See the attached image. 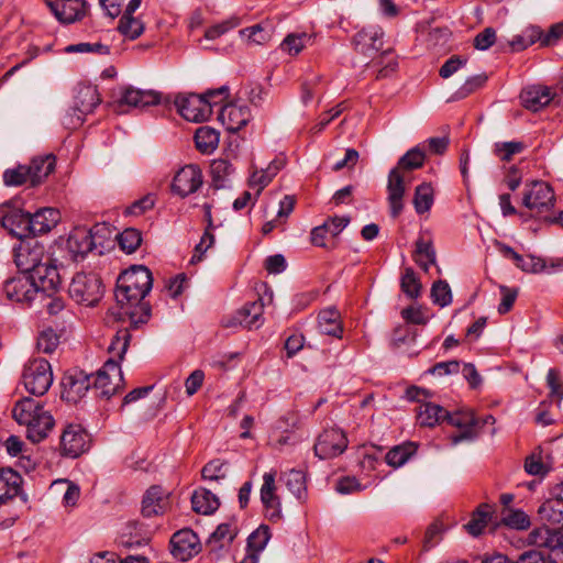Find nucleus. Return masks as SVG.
<instances>
[{
    "label": "nucleus",
    "instance_id": "f257e3e1",
    "mask_svg": "<svg viewBox=\"0 0 563 563\" xmlns=\"http://www.w3.org/2000/svg\"><path fill=\"white\" fill-rule=\"evenodd\" d=\"M14 263L20 274L40 280L43 292H55L62 285L63 263L55 257L46 256L44 246L38 242H22L14 249Z\"/></svg>",
    "mask_w": 563,
    "mask_h": 563
},
{
    "label": "nucleus",
    "instance_id": "f03ea898",
    "mask_svg": "<svg viewBox=\"0 0 563 563\" xmlns=\"http://www.w3.org/2000/svg\"><path fill=\"white\" fill-rule=\"evenodd\" d=\"M153 286V277L151 271L143 265H134L120 274L117 288L115 300L121 309L126 307H140L142 316L135 318V311H124L129 314L131 323H144L150 318L151 308L147 303L142 302L145 296L150 292Z\"/></svg>",
    "mask_w": 563,
    "mask_h": 563
},
{
    "label": "nucleus",
    "instance_id": "7ed1b4c3",
    "mask_svg": "<svg viewBox=\"0 0 563 563\" xmlns=\"http://www.w3.org/2000/svg\"><path fill=\"white\" fill-rule=\"evenodd\" d=\"M130 341L131 333L129 329L118 330L108 349L111 357L104 362L102 368L96 375H89L91 385H93L98 396L109 399L119 391L120 382H122L119 362L123 360Z\"/></svg>",
    "mask_w": 563,
    "mask_h": 563
},
{
    "label": "nucleus",
    "instance_id": "20e7f679",
    "mask_svg": "<svg viewBox=\"0 0 563 563\" xmlns=\"http://www.w3.org/2000/svg\"><path fill=\"white\" fill-rule=\"evenodd\" d=\"M12 417L19 424L26 426V438L33 443L44 440L55 424L51 412L45 410L38 401L29 397L15 402Z\"/></svg>",
    "mask_w": 563,
    "mask_h": 563
},
{
    "label": "nucleus",
    "instance_id": "39448f33",
    "mask_svg": "<svg viewBox=\"0 0 563 563\" xmlns=\"http://www.w3.org/2000/svg\"><path fill=\"white\" fill-rule=\"evenodd\" d=\"M228 96L229 88L227 86L208 90L203 95L180 93L175 99V106L179 114L187 121L202 122L207 121L212 114L213 104H218Z\"/></svg>",
    "mask_w": 563,
    "mask_h": 563
},
{
    "label": "nucleus",
    "instance_id": "423d86ee",
    "mask_svg": "<svg viewBox=\"0 0 563 563\" xmlns=\"http://www.w3.org/2000/svg\"><path fill=\"white\" fill-rule=\"evenodd\" d=\"M68 292L77 303L92 307L103 296L102 280L95 273H78L73 277Z\"/></svg>",
    "mask_w": 563,
    "mask_h": 563
},
{
    "label": "nucleus",
    "instance_id": "0eeeda50",
    "mask_svg": "<svg viewBox=\"0 0 563 563\" xmlns=\"http://www.w3.org/2000/svg\"><path fill=\"white\" fill-rule=\"evenodd\" d=\"M100 101L96 86H79L74 98V104L64 117L63 123L69 129L80 126L85 121V115L92 112Z\"/></svg>",
    "mask_w": 563,
    "mask_h": 563
},
{
    "label": "nucleus",
    "instance_id": "6e6552de",
    "mask_svg": "<svg viewBox=\"0 0 563 563\" xmlns=\"http://www.w3.org/2000/svg\"><path fill=\"white\" fill-rule=\"evenodd\" d=\"M22 383L27 393L34 396L44 395L53 383L52 367L45 358L30 361L23 369Z\"/></svg>",
    "mask_w": 563,
    "mask_h": 563
},
{
    "label": "nucleus",
    "instance_id": "1a4fd4ad",
    "mask_svg": "<svg viewBox=\"0 0 563 563\" xmlns=\"http://www.w3.org/2000/svg\"><path fill=\"white\" fill-rule=\"evenodd\" d=\"M2 290L10 301L31 303L43 288L37 278L18 274L3 283Z\"/></svg>",
    "mask_w": 563,
    "mask_h": 563
},
{
    "label": "nucleus",
    "instance_id": "9d476101",
    "mask_svg": "<svg viewBox=\"0 0 563 563\" xmlns=\"http://www.w3.org/2000/svg\"><path fill=\"white\" fill-rule=\"evenodd\" d=\"M554 201L551 186L541 180L527 185L522 197V205L536 213L549 211L554 206Z\"/></svg>",
    "mask_w": 563,
    "mask_h": 563
},
{
    "label": "nucleus",
    "instance_id": "9b49d317",
    "mask_svg": "<svg viewBox=\"0 0 563 563\" xmlns=\"http://www.w3.org/2000/svg\"><path fill=\"white\" fill-rule=\"evenodd\" d=\"M345 433L336 428L324 430L319 434L313 446L314 454L321 460L332 459L342 454L347 448Z\"/></svg>",
    "mask_w": 563,
    "mask_h": 563
},
{
    "label": "nucleus",
    "instance_id": "f8f14e48",
    "mask_svg": "<svg viewBox=\"0 0 563 563\" xmlns=\"http://www.w3.org/2000/svg\"><path fill=\"white\" fill-rule=\"evenodd\" d=\"M89 435L79 424H69L60 435V450L64 456L78 457L89 448Z\"/></svg>",
    "mask_w": 563,
    "mask_h": 563
},
{
    "label": "nucleus",
    "instance_id": "ddd939ff",
    "mask_svg": "<svg viewBox=\"0 0 563 563\" xmlns=\"http://www.w3.org/2000/svg\"><path fill=\"white\" fill-rule=\"evenodd\" d=\"M91 377L82 371H71L62 379V398L69 404H77L89 390Z\"/></svg>",
    "mask_w": 563,
    "mask_h": 563
},
{
    "label": "nucleus",
    "instance_id": "4468645a",
    "mask_svg": "<svg viewBox=\"0 0 563 563\" xmlns=\"http://www.w3.org/2000/svg\"><path fill=\"white\" fill-rule=\"evenodd\" d=\"M95 229L78 228L71 231L66 241V251L71 261H82L96 247Z\"/></svg>",
    "mask_w": 563,
    "mask_h": 563
},
{
    "label": "nucleus",
    "instance_id": "2eb2a0df",
    "mask_svg": "<svg viewBox=\"0 0 563 563\" xmlns=\"http://www.w3.org/2000/svg\"><path fill=\"white\" fill-rule=\"evenodd\" d=\"M161 102V93L156 90H142L132 86L123 87L120 89L117 106L119 109L124 106L129 108H146L155 106Z\"/></svg>",
    "mask_w": 563,
    "mask_h": 563
},
{
    "label": "nucleus",
    "instance_id": "dca6fc26",
    "mask_svg": "<svg viewBox=\"0 0 563 563\" xmlns=\"http://www.w3.org/2000/svg\"><path fill=\"white\" fill-rule=\"evenodd\" d=\"M170 545L172 554L181 562L188 561L201 550L198 536L188 528L175 532L170 539Z\"/></svg>",
    "mask_w": 563,
    "mask_h": 563
},
{
    "label": "nucleus",
    "instance_id": "f3484780",
    "mask_svg": "<svg viewBox=\"0 0 563 563\" xmlns=\"http://www.w3.org/2000/svg\"><path fill=\"white\" fill-rule=\"evenodd\" d=\"M445 420L459 429L456 433L450 437L452 445H456L462 441L473 440L477 435L476 427L479 423V419L472 411H459L455 413L448 411Z\"/></svg>",
    "mask_w": 563,
    "mask_h": 563
},
{
    "label": "nucleus",
    "instance_id": "a211bd4d",
    "mask_svg": "<svg viewBox=\"0 0 563 563\" xmlns=\"http://www.w3.org/2000/svg\"><path fill=\"white\" fill-rule=\"evenodd\" d=\"M202 185V174L197 165H186L175 175L172 184V190L176 195L185 198L196 192Z\"/></svg>",
    "mask_w": 563,
    "mask_h": 563
},
{
    "label": "nucleus",
    "instance_id": "6ab92c4d",
    "mask_svg": "<svg viewBox=\"0 0 563 563\" xmlns=\"http://www.w3.org/2000/svg\"><path fill=\"white\" fill-rule=\"evenodd\" d=\"M263 307L262 298L246 302L231 318L225 320L224 325H242L249 330L258 329L263 323Z\"/></svg>",
    "mask_w": 563,
    "mask_h": 563
},
{
    "label": "nucleus",
    "instance_id": "aec40b11",
    "mask_svg": "<svg viewBox=\"0 0 563 563\" xmlns=\"http://www.w3.org/2000/svg\"><path fill=\"white\" fill-rule=\"evenodd\" d=\"M3 214L0 219L1 225L9 231L10 234L24 238L31 235V213L21 209L10 208V203L3 205Z\"/></svg>",
    "mask_w": 563,
    "mask_h": 563
},
{
    "label": "nucleus",
    "instance_id": "412c9836",
    "mask_svg": "<svg viewBox=\"0 0 563 563\" xmlns=\"http://www.w3.org/2000/svg\"><path fill=\"white\" fill-rule=\"evenodd\" d=\"M529 544L563 553V526L550 528L548 525L534 528L528 536Z\"/></svg>",
    "mask_w": 563,
    "mask_h": 563
},
{
    "label": "nucleus",
    "instance_id": "4be33fe9",
    "mask_svg": "<svg viewBox=\"0 0 563 563\" xmlns=\"http://www.w3.org/2000/svg\"><path fill=\"white\" fill-rule=\"evenodd\" d=\"M406 174L396 168H391L388 174L387 192L390 216L397 218L404 209V196L406 192Z\"/></svg>",
    "mask_w": 563,
    "mask_h": 563
},
{
    "label": "nucleus",
    "instance_id": "5701e85b",
    "mask_svg": "<svg viewBox=\"0 0 563 563\" xmlns=\"http://www.w3.org/2000/svg\"><path fill=\"white\" fill-rule=\"evenodd\" d=\"M47 4L62 23H73L86 14L87 3L85 0H55Z\"/></svg>",
    "mask_w": 563,
    "mask_h": 563
},
{
    "label": "nucleus",
    "instance_id": "b1692460",
    "mask_svg": "<svg viewBox=\"0 0 563 563\" xmlns=\"http://www.w3.org/2000/svg\"><path fill=\"white\" fill-rule=\"evenodd\" d=\"M275 476V472L265 473L261 487V500L269 520H279L282 517V505L279 497L276 495Z\"/></svg>",
    "mask_w": 563,
    "mask_h": 563
},
{
    "label": "nucleus",
    "instance_id": "393cba45",
    "mask_svg": "<svg viewBox=\"0 0 563 563\" xmlns=\"http://www.w3.org/2000/svg\"><path fill=\"white\" fill-rule=\"evenodd\" d=\"M553 98L554 92L543 85L528 86L520 93L521 104L532 112H538L550 104Z\"/></svg>",
    "mask_w": 563,
    "mask_h": 563
},
{
    "label": "nucleus",
    "instance_id": "a878e982",
    "mask_svg": "<svg viewBox=\"0 0 563 563\" xmlns=\"http://www.w3.org/2000/svg\"><path fill=\"white\" fill-rule=\"evenodd\" d=\"M384 32L379 26L371 25L358 31L353 38L355 51L371 56L383 47Z\"/></svg>",
    "mask_w": 563,
    "mask_h": 563
},
{
    "label": "nucleus",
    "instance_id": "bb28decb",
    "mask_svg": "<svg viewBox=\"0 0 563 563\" xmlns=\"http://www.w3.org/2000/svg\"><path fill=\"white\" fill-rule=\"evenodd\" d=\"M219 120L229 132H238L251 120V112L246 106L228 103L220 109Z\"/></svg>",
    "mask_w": 563,
    "mask_h": 563
},
{
    "label": "nucleus",
    "instance_id": "cd10ccee",
    "mask_svg": "<svg viewBox=\"0 0 563 563\" xmlns=\"http://www.w3.org/2000/svg\"><path fill=\"white\" fill-rule=\"evenodd\" d=\"M168 494L161 486L150 487L142 500V515L153 517L163 515L168 508Z\"/></svg>",
    "mask_w": 563,
    "mask_h": 563
},
{
    "label": "nucleus",
    "instance_id": "c85d7f7f",
    "mask_svg": "<svg viewBox=\"0 0 563 563\" xmlns=\"http://www.w3.org/2000/svg\"><path fill=\"white\" fill-rule=\"evenodd\" d=\"M238 536V527L235 522L220 523L207 541L210 552L218 553L224 548L230 547Z\"/></svg>",
    "mask_w": 563,
    "mask_h": 563
},
{
    "label": "nucleus",
    "instance_id": "c756f323",
    "mask_svg": "<svg viewBox=\"0 0 563 563\" xmlns=\"http://www.w3.org/2000/svg\"><path fill=\"white\" fill-rule=\"evenodd\" d=\"M60 220L57 209L43 208L31 214V235L45 234L49 232Z\"/></svg>",
    "mask_w": 563,
    "mask_h": 563
},
{
    "label": "nucleus",
    "instance_id": "7c9ffc66",
    "mask_svg": "<svg viewBox=\"0 0 563 563\" xmlns=\"http://www.w3.org/2000/svg\"><path fill=\"white\" fill-rule=\"evenodd\" d=\"M22 477L12 468L0 470V505L19 495Z\"/></svg>",
    "mask_w": 563,
    "mask_h": 563
},
{
    "label": "nucleus",
    "instance_id": "2f4dec72",
    "mask_svg": "<svg viewBox=\"0 0 563 563\" xmlns=\"http://www.w3.org/2000/svg\"><path fill=\"white\" fill-rule=\"evenodd\" d=\"M55 156L46 155L35 157L31 161L26 168H30V185L35 187L43 183L55 169Z\"/></svg>",
    "mask_w": 563,
    "mask_h": 563
},
{
    "label": "nucleus",
    "instance_id": "473e14b6",
    "mask_svg": "<svg viewBox=\"0 0 563 563\" xmlns=\"http://www.w3.org/2000/svg\"><path fill=\"white\" fill-rule=\"evenodd\" d=\"M318 327L322 334L341 338L343 327L340 312L335 308L321 310L318 314Z\"/></svg>",
    "mask_w": 563,
    "mask_h": 563
},
{
    "label": "nucleus",
    "instance_id": "72a5a7b5",
    "mask_svg": "<svg viewBox=\"0 0 563 563\" xmlns=\"http://www.w3.org/2000/svg\"><path fill=\"white\" fill-rule=\"evenodd\" d=\"M192 510L197 514L211 515L220 506L219 498L207 488H199L191 496Z\"/></svg>",
    "mask_w": 563,
    "mask_h": 563
},
{
    "label": "nucleus",
    "instance_id": "f704fd0d",
    "mask_svg": "<svg viewBox=\"0 0 563 563\" xmlns=\"http://www.w3.org/2000/svg\"><path fill=\"white\" fill-rule=\"evenodd\" d=\"M538 515L544 525L563 526V501L548 498L540 505Z\"/></svg>",
    "mask_w": 563,
    "mask_h": 563
},
{
    "label": "nucleus",
    "instance_id": "c9c22d12",
    "mask_svg": "<svg viewBox=\"0 0 563 563\" xmlns=\"http://www.w3.org/2000/svg\"><path fill=\"white\" fill-rule=\"evenodd\" d=\"M448 417V410L443 407L426 402L421 404L418 409V421L423 427H434L442 421H445Z\"/></svg>",
    "mask_w": 563,
    "mask_h": 563
},
{
    "label": "nucleus",
    "instance_id": "e433bc0d",
    "mask_svg": "<svg viewBox=\"0 0 563 563\" xmlns=\"http://www.w3.org/2000/svg\"><path fill=\"white\" fill-rule=\"evenodd\" d=\"M275 31V25L271 21H263L258 24L240 30V35L247 37L252 43L263 45L271 41Z\"/></svg>",
    "mask_w": 563,
    "mask_h": 563
},
{
    "label": "nucleus",
    "instance_id": "4c0bfd02",
    "mask_svg": "<svg viewBox=\"0 0 563 563\" xmlns=\"http://www.w3.org/2000/svg\"><path fill=\"white\" fill-rule=\"evenodd\" d=\"M415 262L428 272L430 265H435L437 254L431 240L419 238L416 242Z\"/></svg>",
    "mask_w": 563,
    "mask_h": 563
},
{
    "label": "nucleus",
    "instance_id": "58836bf2",
    "mask_svg": "<svg viewBox=\"0 0 563 563\" xmlns=\"http://www.w3.org/2000/svg\"><path fill=\"white\" fill-rule=\"evenodd\" d=\"M195 143L199 152L210 154L219 144V133L210 126H200L195 133Z\"/></svg>",
    "mask_w": 563,
    "mask_h": 563
},
{
    "label": "nucleus",
    "instance_id": "ea45409f",
    "mask_svg": "<svg viewBox=\"0 0 563 563\" xmlns=\"http://www.w3.org/2000/svg\"><path fill=\"white\" fill-rule=\"evenodd\" d=\"M424 159L426 152L423 147L417 145L402 155L394 168L406 174L407 172L421 168L424 164Z\"/></svg>",
    "mask_w": 563,
    "mask_h": 563
},
{
    "label": "nucleus",
    "instance_id": "a19ab883",
    "mask_svg": "<svg viewBox=\"0 0 563 563\" xmlns=\"http://www.w3.org/2000/svg\"><path fill=\"white\" fill-rule=\"evenodd\" d=\"M417 451V445L413 442H405L402 444L391 448L386 456L385 461L393 467L402 466Z\"/></svg>",
    "mask_w": 563,
    "mask_h": 563
},
{
    "label": "nucleus",
    "instance_id": "79ce46f5",
    "mask_svg": "<svg viewBox=\"0 0 563 563\" xmlns=\"http://www.w3.org/2000/svg\"><path fill=\"white\" fill-rule=\"evenodd\" d=\"M283 481L291 494L298 500H305L307 497L306 475L302 471L290 470L283 475Z\"/></svg>",
    "mask_w": 563,
    "mask_h": 563
},
{
    "label": "nucleus",
    "instance_id": "37998d69",
    "mask_svg": "<svg viewBox=\"0 0 563 563\" xmlns=\"http://www.w3.org/2000/svg\"><path fill=\"white\" fill-rule=\"evenodd\" d=\"M492 515V507L482 504L473 512L472 519L465 525V529L473 537H478L487 526Z\"/></svg>",
    "mask_w": 563,
    "mask_h": 563
},
{
    "label": "nucleus",
    "instance_id": "c03bdc74",
    "mask_svg": "<svg viewBox=\"0 0 563 563\" xmlns=\"http://www.w3.org/2000/svg\"><path fill=\"white\" fill-rule=\"evenodd\" d=\"M283 165V161L275 159L266 169L253 172L250 177V186L258 187L257 194H260L272 181Z\"/></svg>",
    "mask_w": 563,
    "mask_h": 563
},
{
    "label": "nucleus",
    "instance_id": "a18cd8bd",
    "mask_svg": "<svg viewBox=\"0 0 563 563\" xmlns=\"http://www.w3.org/2000/svg\"><path fill=\"white\" fill-rule=\"evenodd\" d=\"M434 194L430 183H422L416 187L413 206L417 213L422 214L429 211L433 205Z\"/></svg>",
    "mask_w": 563,
    "mask_h": 563
},
{
    "label": "nucleus",
    "instance_id": "49530a36",
    "mask_svg": "<svg viewBox=\"0 0 563 563\" xmlns=\"http://www.w3.org/2000/svg\"><path fill=\"white\" fill-rule=\"evenodd\" d=\"M120 542L125 548H133L146 544L147 539L142 533V526L136 521H131L126 523Z\"/></svg>",
    "mask_w": 563,
    "mask_h": 563
},
{
    "label": "nucleus",
    "instance_id": "de8ad7c7",
    "mask_svg": "<svg viewBox=\"0 0 563 563\" xmlns=\"http://www.w3.org/2000/svg\"><path fill=\"white\" fill-rule=\"evenodd\" d=\"M501 522L516 530H527L531 525L530 517L521 509L504 510Z\"/></svg>",
    "mask_w": 563,
    "mask_h": 563
},
{
    "label": "nucleus",
    "instance_id": "09e8293b",
    "mask_svg": "<svg viewBox=\"0 0 563 563\" xmlns=\"http://www.w3.org/2000/svg\"><path fill=\"white\" fill-rule=\"evenodd\" d=\"M271 539L268 526L261 525L247 538L246 551L258 554L265 549Z\"/></svg>",
    "mask_w": 563,
    "mask_h": 563
},
{
    "label": "nucleus",
    "instance_id": "8fccbe9b",
    "mask_svg": "<svg viewBox=\"0 0 563 563\" xmlns=\"http://www.w3.org/2000/svg\"><path fill=\"white\" fill-rule=\"evenodd\" d=\"M400 287L402 292L409 298L415 299L420 296L422 285L419 278L417 277L413 268H405L400 278Z\"/></svg>",
    "mask_w": 563,
    "mask_h": 563
},
{
    "label": "nucleus",
    "instance_id": "3c124183",
    "mask_svg": "<svg viewBox=\"0 0 563 563\" xmlns=\"http://www.w3.org/2000/svg\"><path fill=\"white\" fill-rule=\"evenodd\" d=\"M2 179L7 187L22 186L30 183V168H26V165L8 168L3 172Z\"/></svg>",
    "mask_w": 563,
    "mask_h": 563
},
{
    "label": "nucleus",
    "instance_id": "603ef678",
    "mask_svg": "<svg viewBox=\"0 0 563 563\" xmlns=\"http://www.w3.org/2000/svg\"><path fill=\"white\" fill-rule=\"evenodd\" d=\"M309 41H311V36L307 33H291L280 43V49L291 56H296L303 49Z\"/></svg>",
    "mask_w": 563,
    "mask_h": 563
},
{
    "label": "nucleus",
    "instance_id": "864d4df0",
    "mask_svg": "<svg viewBox=\"0 0 563 563\" xmlns=\"http://www.w3.org/2000/svg\"><path fill=\"white\" fill-rule=\"evenodd\" d=\"M118 31L129 40L137 38L144 31V24L141 20L134 16L122 15Z\"/></svg>",
    "mask_w": 563,
    "mask_h": 563
},
{
    "label": "nucleus",
    "instance_id": "5fc2aeb1",
    "mask_svg": "<svg viewBox=\"0 0 563 563\" xmlns=\"http://www.w3.org/2000/svg\"><path fill=\"white\" fill-rule=\"evenodd\" d=\"M375 66H378L376 79H383L394 74L398 67V62L390 49L384 51L377 60Z\"/></svg>",
    "mask_w": 563,
    "mask_h": 563
},
{
    "label": "nucleus",
    "instance_id": "6e6d98bb",
    "mask_svg": "<svg viewBox=\"0 0 563 563\" xmlns=\"http://www.w3.org/2000/svg\"><path fill=\"white\" fill-rule=\"evenodd\" d=\"M228 463L220 459L208 462L201 470V476L206 481L219 482L227 478Z\"/></svg>",
    "mask_w": 563,
    "mask_h": 563
},
{
    "label": "nucleus",
    "instance_id": "4d7b16f0",
    "mask_svg": "<svg viewBox=\"0 0 563 563\" xmlns=\"http://www.w3.org/2000/svg\"><path fill=\"white\" fill-rule=\"evenodd\" d=\"M233 165L225 158H218L211 163L210 173L218 187L224 186L227 177L233 174Z\"/></svg>",
    "mask_w": 563,
    "mask_h": 563
},
{
    "label": "nucleus",
    "instance_id": "13d9d810",
    "mask_svg": "<svg viewBox=\"0 0 563 563\" xmlns=\"http://www.w3.org/2000/svg\"><path fill=\"white\" fill-rule=\"evenodd\" d=\"M120 247L131 254L136 251L142 242L141 232L134 228H128L118 236Z\"/></svg>",
    "mask_w": 563,
    "mask_h": 563
},
{
    "label": "nucleus",
    "instance_id": "bf43d9fd",
    "mask_svg": "<svg viewBox=\"0 0 563 563\" xmlns=\"http://www.w3.org/2000/svg\"><path fill=\"white\" fill-rule=\"evenodd\" d=\"M431 298L433 303L440 307L449 306L452 302L451 288L446 280H438L431 287Z\"/></svg>",
    "mask_w": 563,
    "mask_h": 563
},
{
    "label": "nucleus",
    "instance_id": "052dcab7",
    "mask_svg": "<svg viewBox=\"0 0 563 563\" xmlns=\"http://www.w3.org/2000/svg\"><path fill=\"white\" fill-rule=\"evenodd\" d=\"M59 338L53 329L43 330L37 338L36 349L38 352L49 354L57 347Z\"/></svg>",
    "mask_w": 563,
    "mask_h": 563
},
{
    "label": "nucleus",
    "instance_id": "680f3d73",
    "mask_svg": "<svg viewBox=\"0 0 563 563\" xmlns=\"http://www.w3.org/2000/svg\"><path fill=\"white\" fill-rule=\"evenodd\" d=\"M518 268L525 273L538 274L545 269L547 264L542 257L529 255L521 256V261L515 263Z\"/></svg>",
    "mask_w": 563,
    "mask_h": 563
},
{
    "label": "nucleus",
    "instance_id": "e2e57ef3",
    "mask_svg": "<svg viewBox=\"0 0 563 563\" xmlns=\"http://www.w3.org/2000/svg\"><path fill=\"white\" fill-rule=\"evenodd\" d=\"M486 80L487 76L485 74H479L467 78L465 82L456 91L457 98L463 99L468 95L473 93L474 91L483 87Z\"/></svg>",
    "mask_w": 563,
    "mask_h": 563
},
{
    "label": "nucleus",
    "instance_id": "0e129e2a",
    "mask_svg": "<svg viewBox=\"0 0 563 563\" xmlns=\"http://www.w3.org/2000/svg\"><path fill=\"white\" fill-rule=\"evenodd\" d=\"M240 24V20L238 18H231L225 21H222L218 24H214L206 30L205 36L207 40H216L227 33L228 31L236 27Z\"/></svg>",
    "mask_w": 563,
    "mask_h": 563
},
{
    "label": "nucleus",
    "instance_id": "69168bd1",
    "mask_svg": "<svg viewBox=\"0 0 563 563\" xmlns=\"http://www.w3.org/2000/svg\"><path fill=\"white\" fill-rule=\"evenodd\" d=\"M525 148L522 142H504L496 144V154L501 161L509 162L515 154L521 153Z\"/></svg>",
    "mask_w": 563,
    "mask_h": 563
},
{
    "label": "nucleus",
    "instance_id": "338daca9",
    "mask_svg": "<svg viewBox=\"0 0 563 563\" xmlns=\"http://www.w3.org/2000/svg\"><path fill=\"white\" fill-rule=\"evenodd\" d=\"M500 294H501V300L498 305V312L500 314H505L511 310L514 307V303L518 296V289L517 288H509L507 286H500L499 287Z\"/></svg>",
    "mask_w": 563,
    "mask_h": 563
},
{
    "label": "nucleus",
    "instance_id": "774afa93",
    "mask_svg": "<svg viewBox=\"0 0 563 563\" xmlns=\"http://www.w3.org/2000/svg\"><path fill=\"white\" fill-rule=\"evenodd\" d=\"M547 384L550 388V396L555 397L560 402L563 399V383L560 380V372L550 368L547 375Z\"/></svg>",
    "mask_w": 563,
    "mask_h": 563
}]
</instances>
